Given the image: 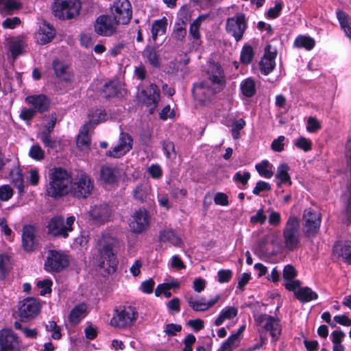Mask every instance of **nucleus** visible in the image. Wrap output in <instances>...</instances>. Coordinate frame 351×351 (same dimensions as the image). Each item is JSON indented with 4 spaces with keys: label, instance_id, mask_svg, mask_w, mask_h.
<instances>
[{
    "label": "nucleus",
    "instance_id": "obj_1",
    "mask_svg": "<svg viewBox=\"0 0 351 351\" xmlns=\"http://www.w3.org/2000/svg\"><path fill=\"white\" fill-rule=\"evenodd\" d=\"M95 248L97 252L96 261L98 267L108 274L114 273L118 263V239L109 234H103L98 238Z\"/></svg>",
    "mask_w": 351,
    "mask_h": 351
},
{
    "label": "nucleus",
    "instance_id": "obj_2",
    "mask_svg": "<svg viewBox=\"0 0 351 351\" xmlns=\"http://www.w3.org/2000/svg\"><path fill=\"white\" fill-rule=\"evenodd\" d=\"M226 84V77L220 64L210 62L206 69V80L193 84V92L209 98L221 91Z\"/></svg>",
    "mask_w": 351,
    "mask_h": 351
},
{
    "label": "nucleus",
    "instance_id": "obj_3",
    "mask_svg": "<svg viewBox=\"0 0 351 351\" xmlns=\"http://www.w3.org/2000/svg\"><path fill=\"white\" fill-rule=\"evenodd\" d=\"M47 195L53 198H59L68 195L71 189V176L69 172L61 168H54L49 177Z\"/></svg>",
    "mask_w": 351,
    "mask_h": 351
},
{
    "label": "nucleus",
    "instance_id": "obj_4",
    "mask_svg": "<svg viewBox=\"0 0 351 351\" xmlns=\"http://www.w3.org/2000/svg\"><path fill=\"white\" fill-rule=\"evenodd\" d=\"M79 0H53L51 9L54 16L60 20H69L80 14Z\"/></svg>",
    "mask_w": 351,
    "mask_h": 351
},
{
    "label": "nucleus",
    "instance_id": "obj_5",
    "mask_svg": "<svg viewBox=\"0 0 351 351\" xmlns=\"http://www.w3.org/2000/svg\"><path fill=\"white\" fill-rule=\"evenodd\" d=\"M138 312L132 306H120L114 310L110 320V325L115 328H127L131 327L138 318Z\"/></svg>",
    "mask_w": 351,
    "mask_h": 351
},
{
    "label": "nucleus",
    "instance_id": "obj_6",
    "mask_svg": "<svg viewBox=\"0 0 351 351\" xmlns=\"http://www.w3.org/2000/svg\"><path fill=\"white\" fill-rule=\"evenodd\" d=\"M94 189V182L84 172L78 173L71 184L69 193L77 198H86Z\"/></svg>",
    "mask_w": 351,
    "mask_h": 351
},
{
    "label": "nucleus",
    "instance_id": "obj_7",
    "mask_svg": "<svg viewBox=\"0 0 351 351\" xmlns=\"http://www.w3.org/2000/svg\"><path fill=\"white\" fill-rule=\"evenodd\" d=\"M300 222L294 215H291L283 229V238L285 247L289 251L298 248L300 244Z\"/></svg>",
    "mask_w": 351,
    "mask_h": 351
},
{
    "label": "nucleus",
    "instance_id": "obj_8",
    "mask_svg": "<svg viewBox=\"0 0 351 351\" xmlns=\"http://www.w3.org/2000/svg\"><path fill=\"white\" fill-rule=\"evenodd\" d=\"M303 232L306 237L313 238L318 233L321 225V214L311 208L304 210L302 215Z\"/></svg>",
    "mask_w": 351,
    "mask_h": 351
},
{
    "label": "nucleus",
    "instance_id": "obj_9",
    "mask_svg": "<svg viewBox=\"0 0 351 351\" xmlns=\"http://www.w3.org/2000/svg\"><path fill=\"white\" fill-rule=\"evenodd\" d=\"M69 265V259L64 253L49 250L44 264V269L51 273H59Z\"/></svg>",
    "mask_w": 351,
    "mask_h": 351
},
{
    "label": "nucleus",
    "instance_id": "obj_10",
    "mask_svg": "<svg viewBox=\"0 0 351 351\" xmlns=\"http://www.w3.org/2000/svg\"><path fill=\"white\" fill-rule=\"evenodd\" d=\"M246 28L247 20L243 13H237L226 20V30L234 38L236 42L241 40Z\"/></svg>",
    "mask_w": 351,
    "mask_h": 351
},
{
    "label": "nucleus",
    "instance_id": "obj_11",
    "mask_svg": "<svg viewBox=\"0 0 351 351\" xmlns=\"http://www.w3.org/2000/svg\"><path fill=\"white\" fill-rule=\"evenodd\" d=\"M40 308L38 300L34 298H27L19 302L18 314L22 320L31 319L38 315Z\"/></svg>",
    "mask_w": 351,
    "mask_h": 351
},
{
    "label": "nucleus",
    "instance_id": "obj_12",
    "mask_svg": "<svg viewBox=\"0 0 351 351\" xmlns=\"http://www.w3.org/2000/svg\"><path fill=\"white\" fill-rule=\"evenodd\" d=\"M139 101L150 108V113H153L160 100V90L154 84H151L142 89L138 94Z\"/></svg>",
    "mask_w": 351,
    "mask_h": 351
},
{
    "label": "nucleus",
    "instance_id": "obj_13",
    "mask_svg": "<svg viewBox=\"0 0 351 351\" xmlns=\"http://www.w3.org/2000/svg\"><path fill=\"white\" fill-rule=\"evenodd\" d=\"M112 14L118 23L128 24L132 18L131 4L128 0H114Z\"/></svg>",
    "mask_w": 351,
    "mask_h": 351
},
{
    "label": "nucleus",
    "instance_id": "obj_14",
    "mask_svg": "<svg viewBox=\"0 0 351 351\" xmlns=\"http://www.w3.org/2000/svg\"><path fill=\"white\" fill-rule=\"evenodd\" d=\"M37 228L33 225H25L22 229V247L26 252H32L36 250L38 241L36 237Z\"/></svg>",
    "mask_w": 351,
    "mask_h": 351
},
{
    "label": "nucleus",
    "instance_id": "obj_15",
    "mask_svg": "<svg viewBox=\"0 0 351 351\" xmlns=\"http://www.w3.org/2000/svg\"><path fill=\"white\" fill-rule=\"evenodd\" d=\"M149 215L145 208H139L132 215L130 227L132 232L141 233L149 226Z\"/></svg>",
    "mask_w": 351,
    "mask_h": 351
},
{
    "label": "nucleus",
    "instance_id": "obj_16",
    "mask_svg": "<svg viewBox=\"0 0 351 351\" xmlns=\"http://www.w3.org/2000/svg\"><path fill=\"white\" fill-rule=\"evenodd\" d=\"M119 23L113 16H100L96 20L95 32L101 36H110L115 32Z\"/></svg>",
    "mask_w": 351,
    "mask_h": 351
},
{
    "label": "nucleus",
    "instance_id": "obj_17",
    "mask_svg": "<svg viewBox=\"0 0 351 351\" xmlns=\"http://www.w3.org/2000/svg\"><path fill=\"white\" fill-rule=\"evenodd\" d=\"M89 216L91 220L97 224H104L112 218V209L106 204L95 205L90 209Z\"/></svg>",
    "mask_w": 351,
    "mask_h": 351
},
{
    "label": "nucleus",
    "instance_id": "obj_18",
    "mask_svg": "<svg viewBox=\"0 0 351 351\" xmlns=\"http://www.w3.org/2000/svg\"><path fill=\"white\" fill-rule=\"evenodd\" d=\"M52 69L56 77L62 82H71L74 77L73 71L67 64L58 58L52 62Z\"/></svg>",
    "mask_w": 351,
    "mask_h": 351
},
{
    "label": "nucleus",
    "instance_id": "obj_19",
    "mask_svg": "<svg viewBox=\"0 0 351 351\" xmlns=\"http://www.w3.org/2000/svg\"><path fill=\"white\" fill-rule=\"evenodd\" d=\"M18 337L11 330L0 332V351H19Z\"/></svg>",
    "mask_w": 351,
    "mask_h": 351
},
{
    "label": "nucleus",
    "instance_id": "obj_20",
    "mask_svg": "<svg viewBox=\"0 0 351 351\" xmlns=\"http://www.w3.org/2000/svg\"><path fill=\"white\" fill-rule=\"evenodd\" d=\"M276 54V49H272L271 45H266L265 54L259 62L260 70L263 75H267L274 69Z\"/></svg>",
    "mask_w": 351,
    "mask_h": 351
},
{
    "label": "nucleus",
    "instance_id": "obj_21",
    "mask_svg": "<svg viewBox=\"0 0 351 351\" xmlns=\"http://www.w3.org/2000/svg\"><path fill=\"white\" fill-rule=\"evenodd\" d=\"M333 254L348 265L351 264V241H337L333 246Z\"/></svg>",
    "mask_w": 351,
    "mask_h": 351
},
{
    "label": "nucleus",
    "instance_id": "obj_22",
    "mask_svg": "<svg viewBox=\"0 0 351 351\" xmlns=\"http://www.w3.org/2000/svg\"><path fill=\"white\" fill-rule=\"evenodd\" d=\"M48 233L53 237L66 238L69 234L64 231V218L56 216L51 218L47 226Z\"/></svg>",
    "mask_w": 351,
    "mask_h": 351
},
{
    "label": "nucleus",
    "instance_id": "obj_23",
    "mask_svg": "<svg viewBox=\"0 0 351 351\" xmlns=\"http://www.w3.org/2000/svg\"><path fill=\"white\" fill-rule=\"evenodd\" d=\"M25 102L34 106L36 112H44L49 107V99L44 95H29L25 97Z\"/></svg>",
    "mask_w": 351,
    "mask_h": 351
},
{
    "label": "nucleus",
    "instance_id": "obj_24",
    "mask_svg": "<svg viewBox=\"0 0 351 351\" xmlns=\"http://www.w3.org/2000/svg\"><path fill=\"white\" fill-rule=\"evenodd\" d=\"M133 198L139 202H145L150 199L151 187L147 183H141L132 190Z\"/></svg>",
    "mask_w": 351,
    "mask_h": 351
},
{
    "label": "nucleus",
    "instance_id": "obj_25",
    "mask_svg": "<svg viewBox=\"0 0 351 351\" xmlns=\"http://www.w3.org/2000/svg\"><path fill=\"white\" fill-rule=\"evenodd\" d=\"M100 176L105 183L111 184L118 181L119 173L117 168L103 166L100 170Z\"/></svg>",
    "mask_w": 351,
    "mask_h": 351
},
{
    "label": "nucleus",
    "instance_id": "obj_26",
    "mask_svg": "<svg viewBox=\"0 0 351 351\" xmlns=\"http://www.w3.org/2000/svg\"><path fill=\"white\" fill-rule=\"evenodd\" d=\"M186 299L190 307H191L195 311H205L214 306L218 302L219 300V295H216L207 303L197 302L194 300L192 295L186 296Z\"/></svg>",
    "mask_w": 351,
    "mask_h": 351
},
{
    "label": "nucleus",
    "instance_id": "obj_27",
    "mask_svg": "<svg viewBox=\"0 0 351 351\" xmlns=\"http://www.w3.org/2000/svg\"><path fill=\"white\" fill-rule=\"evenodd\" d=\"M264 328L269 331L270 335L274 341H276L281 334L280 321L272 316L267 317V321L264 325Z\"/></svg>",
    "mask_w": 351,
    "mask_h": 351
},
{
    "label": "nucleus",
    "instance_id": "obj_28",
    "mask_svg": "<svg viewBox=\"0 0 351 351\" xmlns=\"http://www.w3.org/2000/svg\"><path fill=\"white\" fill-rule=\"evenodd\" d=\"M21 7L18 0H0V13L4 16L14 14Z\"/></svg>",
    "mask_w": 351,
    "mask_h": 351
},
{
    "label": "nucleus",
    "instance_id": "obj_29",
    "mask_svg": "<svg viewBox=\"0 0 351 351\" xmlns=\"http://www.w3.org/2000/svg\"><path fill=\"white\" fill-rule=\"evenodd\" d=\"M12 182L17 189L20 195L24 193V183L21 170L18 167H14L10 170V173Z\"/></svg>",
    "mask_w": 351,
    "mask_h": 351
},
{
    "label": "nucleus",
    "instance_id": "obj_30",
    "mask_svg": "<svg viewBox=\"0 0 351 351\" xmlns=\"http://www.w3.org/2000/svg\"><path fill=\"white\" fill-rule=\"evenodd\" d=\"M143 56L155 67L160 66V53L156 45H148L143 51Z\"/></svg>",
    "mask_w": 351,
    "mask_h": 351
},
{
    "label": "nucleus",
    "instance_id": "obj_31",
    "mask_svg": "<svg viewBox=\"0 0 351 351\" xmlns=\"http://www.w3.org/2000/svg\"><path fill=\"white\" fill-rule=\"evenodd\" d=\"M121 84L117 80H112L106 83L102 88L104 97L106 98L114 97L121 91Z\"/></svg>",
    "mask_w": 351,
    "mask_h": 351
},
{
    "label": "nucleus",
    "instance_id": "obj_32",
    "mask_svg": "<svg viewBox=\"0 0 351 351\" xmlns=\"http://www.w3.org/2000/svg\"><path fill=\"white\" fill-rule=\"evenodd\" d=\"M295 296L302 302H308L316 300L317 294L308 287L299 288L295 291Z\"/></svg>",
    "mask_w": 351,
    "mask_h": 351
},
{
    "label": "nucleus",
    "instance_id": "obj_33",
    "mask_svg": "<svg viewBox=\"0 0 351 351\" xmlns=\"http://www.w3.org/2000/svg\"><path fill=\"white\" fill-rule=\"evenodd\" d=\"M86 313V306L84 304H80L75 306L69 315V322L73 324H77L83 319Z\"/></svg>",
    "mask_w": 351,
    "mask_h": 351
},
{
    "label": "nucleus",
    "instance_id": "obj_34",
    "mask_svg": "<svg viewBox=\"0 0 351 351\" xmlns=\"http://www.w3.org/2000/svg\"><path fill=\"white\" fill-rule=\"evenodd\" d=\"M90 125V123L85 124L77 136V145L82 150H85L89 147L90 137L88 133Z\"/></svg>",
    "mask_w": 351,
    "mask_h": 351
},
{
    "label": "nucleus",
    "instance_id": "obj_35",
    "mask_svg": "<svg viewBox=\"0 0 351 351\" xmlns=\"http://www.w3.org/2000/svg\"><path fill=\"white\" fill-rule=\"evenodd\" d=\"M289 167L287 164H282L278 167L276 178L280 180V182L277 183V186L279 187L281 184H285L288 185L291 184V178L288 173Z\"/></svg>",
    "mask_w": 351,
    "mask_h": 351
},
{
    "label": "nucleus",
    "instance_id": "obj_36",
    "mask_svg": "<svg viewBox=\"0 0 351 351\" xmlns=\"http://www.w3.org/2000/svg\"><path fill=\"white\" fill-rule=\"evenodd\" d=\"M167 28V20L165 19L156 21L152 28V38L156 41L158 36H163Z\"/></svg>",
    "mask_w": 351,
    "mask_h": 351
},
{
    "label": "nucleus",
    "instance_id": "obj_37",
    "mask_svg": "<svg viewBox=\"0 0 351 351\" xmlns=\"http://www.w3.org/2000/svg\"><path fill=\"white\" fill-rule=\"evenodd\" d=\"M336 14L341 28L343 30L346 36L351 37V27L350 26L348 14L341 10H337Z\"/></svg>",
    "mask_w": 351,
    "mask_h": 351
},
{
    "label": "nucleus",
    "instance_id": "obj_38",
    "mask_svg": "<svg viewBox=\"0 0 351 351\" xmlns=\"http://www.w3.org/2000/svg\"><path fill=\"white\" fill-rule=\"evenodd\" d=\"M55 36V29L49 25H45L40 32L37 35V38L41 42L40 44H47L52 41Z\"/></svg>",
    "mask_w": 351,
    "mask_h": 351
},
{
    "label": "nucleus",
    "instance_id": "obj_39",
    "mask_svg": "<svg viewBox=\"0 0 351 351\" xmlns=\"http://www.w3.org/2000/svg\"><path fill=\"white\" fill-rule=\"evenodd\" d=\"M160 240L162 242H169L173 245L178 246L181 243V239L178 237L173 230H165L160 233Z\"/></svg>",
    "mask_w": 351,
    "mask_h": 351
},
{
    "label": "nucleus",
    "instance_id": "obj_40",
    "mask_svg": "<svg viewBox=\"0 0 351 351\" xmlns=\"http://www.w3.org/2000/svg\"><path fill=\"white\" fill-rule=\"evenodd\" d=\"M186 24L183 21H179L174 25L172 37L177 41L181 42L186 35Z\"/></svg>",
    "mask_w": 351,
    "mask_h": 351
},
{
    "label": "nucleus",
    "instance_id": "obj_41",
    "mask_svg": "<svg viewBox=\"0 0 351 351\" xmlns=\"http://www.w3.org/2000/svg\"><path fill=\"white\" fill-rule=\"evenodd\" d=\"M242 93L247 97H252L256 93L255 82L253 80L248 78L241 84Z\"/></svg>",
    "mask_w": 351,
    "mask_h": 351
},
{
    "label": "nucleus",
    "instance_id": "obj_42",
    "mask_svg": "<svg viewBox=\"0 0 351 351\" xmlns=\"http://www.w3.org/2000/svg\"><path fill=\"white\" fill-rule=\"evenodd\" d=\"M206 18H207L206 15H201L191 24L189 33H190V35L193 38H195L196 40L199 38L200 34H199V29L200 23L202 21L205 20Z\"/></svg>",
    "mask_w": 351,
    "mask_h": 351
},
{
    "label": "nucleus",
    "instance_id": "obj_43",
    "mask_svg": "<svg viewBox=\"0 0 351 351\" xmlns=\"http://www.w3.org/2000/svg\"><path fill=\"white\" fill-rule=\"evenodd\" d=\"M239 342V339L237 338V335H231L217 351H232L234 348L238 346Z\"/></svg>",
    "mask_w": 351,
    "mask_h": 351
},
{
    "label": "nucleus",
    "instance_id": "obj_44",
    "mask_svg": "<svg viewBox=\"0 0 351 351\" xmlns=\"http://www.w3.org/2000/svg\"><path fill=\"white\" fill-rule=\"evenodd\" d=\"M239 342V339L237 338V335H231L217 351H232L234 348L238 346Z\"/></svg>",
    "mask_w": 351,
    "mask_h": 351
},
{
    "label": "nucleus",
    "instance_id": "obj_45",
    "mask_svg": "<svg viewBox=\"0 0 351 351\" xmlns=\"http://www.w3.org/2000/svg\"><path fill=\"white\" fill-rule=\"evenodd\" d=\"M40 138L45 147L47 148L48 151L57 148V141L55 138L51 136V134L40 133Z\"/></svg>",
    "mask_w": 351,
    "mask_h": 351
},
{
    "label": "nucleus",
    "instance_id": "obj_46",
    "mask_svg": "<svg viewBox=\"0 0 351 351\" xmlns=\"http://www.w3.org/2000/svg\"><path fill=\"white\" fill-rule=\"evenodd\" d=\"M269 162L265 160L256 165V169L261 176L270 178L273 176V171L269 169Z\"/></svg>",
    "mask_w": 351,
    "mask_h": 351
},
{
    "label": "nucleus",
    "instance_id": "obj_47",
    "mask_svg": "<svg viewBox=\"0 0 351 351\" xmlns=\"http://www.w3.org/2000/svg\"><path fill=\"white\" fill-rule=\"evenodd\" d=\"M254 57V52L251 45H244L241 52V61L243 64H250Z\"/></svg>",
    "mask_w": 351,
    "mask_h": 351
},
{
    "label": "nucleus",
    "instance_id": "obj_48",
    "mask_svg": "<svg viewBox=\"0 0 351 351\" xmlns=\"http://www.w3.org/2000/svg\"><path fill=\"white\" fill-rule=\"evenodd\" d=\"M162 150L167 158H175L176 152L175 150V145L172 141H163L161 142Z\"/></svg>",
    "mask_w": 351,
    "mask_h": 351
},
{
    "label": "nucleus",
    "instance_id": "obj_49",
    "mask_svg": "<svg viewBox=\"0 0 351 351\" xmlns=\"http://www.w3.org/2000/svg\"><path fill=\"white\" fill-rule=\"evenodd\" d=\"M293 144L298 149L304 152H308L312 149L313 144L311 141L304 136H300L298 139H295Z\"/></svg>",
    "mask_w": 351,
    "mask_h": 351
},
{
    "label": "nucleus",
    "instance_id": "obj_50",
    "mask_svg": "<svg viewBox=\"0 0 351 351\" xmlns=\"http://www.w3.org/2000/svg\"><path fill=\"white\" fill-rule=\"evenodd\" d=\"M29 156L34 160H41L45 157V152L38 144H35L30 147Z\"/></svg>",
    "mask_w": 351,
    "mask_h": 351
},
{
    "label": "nucleus",
    "instance_id": "obj_51",
    "mask_svg": "<svg viewBox=\"0 0 351 351\" xmlns=\"http://www.w3.org/2000/svg\"><path fill=\"white\" fill-rule=\"evenodd\" d=\"M119 145H121L125 153L129 152L132 146V139L131 136L126 133L122 132L119 138Z\"/></svg>",
    "mask_w": 351,
    "mask_h": 351
},
{
    "label": "nucleus",
    "instance_id": "obj_52",
    "mask_svg": "<svg viewBox=\"0 0 351 351\" xmlns=\"http://www.w3.org/2000/svg\"><path fill=\"white\" fill-rule=\"evenodd\" d=\"M48 122L44 126V129L42 131V134H51L53 132L56 123L57 122V115L56 112L51 113L48 117Z\"/></svg>",
    "mask_w": 351,
    "mask_h": 351
},
{
    "label": "nucleus",
    "instance_id": "obj_53",
    "mask_svg": "<svg viewBox=\"0 0 351 351\" xmlns=\"http://www.w3.org/2000/svg\"><path fill=\"white\" fill-rule=\"evenodd\" d=\"M9 258L5 255H0V279L5 278L9 271Z\"/></svg>",
    "mask_w": 351,
    "mask_h": 351
},
{
    "label": "nucleus",
    "instance_id": "obj_54",
    "mask_svg": "<svg viewBox=\"0 0 351 351\" xmlns=\"http://www.w3.org/2000/svg\"><path fill=\"white\" fill-rule=\"evenodd\" d=\"M297 276V271L291 265L285 266L282 271V276L285 280H293Z\"/></svg>",
    "mask_w": 351,
    "mask_h": 351
},
{
    "label": "nucleus",
    "instance_id": "obj_55",
    "mask_svg": "<svg viewBox=\"0 0 351 351\" xmlns=\"http://www.w3.org/2000/svg\"><path fill=\"white\" fill-rule=\"evenodd\" d=\"M321 128L320 122L314 117H310L307 120L306 130L309 132H316Z\"/></svg>",
    "mask_w": 351,
    "mask_h": 351
},
{
    "label": "nucleus",
    "instance_id": "obj_56",
    "mask_svg": "<svg viewBox=\"0 0 351 351\" xmlns=\"http://www.w3.org/2000/svg\"><path fill=\"white\" fill-rule=\"evenodd\" d=\"M267 216L263 208L257 210L256 214L250 217V222L252 224L260 223L264 224L266 222Z\"/></svg>",
    "mask_w": 351,
    "mask_h": 351
},
{
    "label": "nucleus",
    "instance_id": "obj_57",
    "mask_svg": "<svg viewBox=\"0 0 351 351\" xmlns=\"http://www.w3.org/2000/svg\"><path fill=\"white\" fill-rule=\"evenodd\" d=\"M250 173L249 171H245L241 173L240 171L237 172L233 176V180L235 182L241 183L243 185L247 184L249 179L250 178Z\"/></svg>",
    "mask_w": 351,
    "mask_h": 351
},
{
    "label": "nucleus",
    "instance_id": "obj_58",
    "mask_svg": "<svg viewBox=\"0 0 351 351\" xmlns=\"http://www.w3.org/2000/svg\"><path fill=\"white\" fill-rule=\"evenodd\" d=\"M182 330V326L176 324H168L165 326L164 332L168 336H176Z\"/></svg>",
    "mask_w": 351,
    "mask_h": 351
},
{
    "label": "nucleus",
    "instance_id": "obj_59",
    "mask_svg": "<svg viewBox=\"0 0 351 351\" xmlns=\"http://www.w3.org/2000/svg\"><path fill=\"white\" fill-rule=\"evenodd\" d=\"M268 212H269V223L271 226H278L281 222V217L280 213L275 211L272 208H269Z\"/></svg>",
    "mask_w": 351,
    "mask_h": 351
},
{
    "label": "nucleus",
    "instance_id": "obj_60",
    "mask_svg": "<svg viewBox=\"0 0 351 351\" xmlns=\"http://www.w3.org/2000/svg\"><path fill=\"white\" fill-rule=\"evenodd\" d=\"M13 195V190L9 185H3L0 187V199L2 201H8Z\"/></svg>",
    "mask_w": 351,
    "mask_h": 351
},
{
    "label": "nucleus",
    "instance_id": "obj_61",
    "mask_svg": "<svg viewBox=\"0 0 351 351\" xmlns=\"http://www.w3.org/2000/svg\"><path fill=\"white\" fill-rule=\"evenodd\" d=\"M218 282L220 283L228 282L232 276V271L230 269H220L218 273Z\"/></svg>",
    "mask_w": 351,
    "mask_h": 351
},
{
    "label": "nucleus",
    "instance_id": "obj_62",
    "mask_svg": "<svg viewBox=\"0 0 351 351\" xmlns=\"http://www.w3.org/2000/svg\"><path fill=\"white\" fill-rule=\"evenodd\" d=\"M282 3L281 1H276L275 6L270 8L267 12V16L271 19L277 18L282 9Z\"/></svg>",
    "mask_w": 351,
    "mask_h": 351
},
{
    "label": "nucleus",
    "instance_id": "obj_63",
    "mask_svg": "<svg viewBox=\"0 0 351 351\" xmlns=\"http://www.w3.org/2000/svg\"><path fill=\"white\" fill-rule=\"evenodd\" d=\"M270 189H271V186L268 182H265L263 181H258L256 184V186L254 188L252 193L256 195H258L261 192L267 191H269Z\"/></svg>",
    "mask_w": 351,
    "mask_h": 351
},
{
    "label": "nucleus",
    "instance_id": "obj_64",
    "mask_svg": "<svg viewBox=\"0 0 351 351\" xmlns=\"http://www.w3.org/2000/svg\"><path fill=\"white\" fill-rule=\"evenodd\" d=\"M221 313L226 319H230L237 315L238 310L234 306H227L221 311Z\"/></svg>",
    "mask_w": 351,
    "mask_h": 351
}]
</instances>
